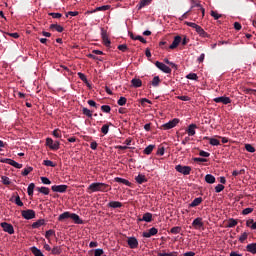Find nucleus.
I'll use <instances>...</instances> for the list:
<instances>
[{
    "instance_id": "obj_2",
    "label": "nucleus",
    "mask_w": 256,
    "mask_h": 256,
    "mask_svg": "<svg viewBox=\"0 0 256 256\" xmlns=\"http://www.w3.org/2000/svg\"><path fill=\"white\" fill-rule=\"evenodd\" d=\"M46 145L52 151H58L61 144L59 143V141H53L51 138H47L46 139Z\"/></svg>"
},
{
    "instance_id": "obj_15",
    "label": "nucleus",
    "mask_w": 256,
    "mask_h": 256,
    "mask_svg": "<svg viewBox=\"0 0 256 256\" xmlns=\"http://www.w3.org/2000/svg\"><path fill=\"white\" fill-rule=\"evenodd\" d=\"M138 221H145L146 223H151L153 221V214L145 213L142 218L138 219Z\"/></svg>"
},
{
    "instance_id": "obj_11",
    "label": "nucleus",
    "mask_w": 256,
    "mask_h": 256,
    "mask_svg": "<svg viewBox=\"0 0 256 256\" xmlns=\"http://www.w3.org/2000/svg\"><path fill=\"white\" fill-rule=\"evenodd\" d=\"M51 190L54 193H65V191H67V185L63 184V185H53L51 187Z\"/></svg>"
},
{
    "instance_id": "obj_55",
    "label": "nucleus",
    "mask_w": 256,
    "mask_h": 256,
    "mask_svg": "<svg viewBox=\"0 0 256 256\" xmlns=\"http://www.w3.org/2000/svg\"><path fill=\"white\" fill-rule=\"evenodd\" d=\"M177 252H169V253H158V256H177Z\"/></svg>"
},
{
    "instance_id": "obj_8",
    "label": "nucleus",
    "mask_w": 256,
    "mask_h": 256,
    "mask_svg": "<svg viewBox=\"0 0 256 256\" xmlns=\"http://www.w3.org/2000/svg\"><path fill=\"white\" fill-rule=\"evenodd\" d=\"M155 66L163 73H171V69L169 68V66H167L163 62L156 61Z\"/></svg>"
},
{
    "instance_id": "obj_43",
    "label": "nucleus",
    "mask_w": 256,
    "mask_h": 256,
    "mask_svg": "<svg viewBox=\"0 0 256 256\" xmlns=\"http://www.w3.org/2000/svg\"><path fill=\"white\" fill-rule=\"evenodd\" d=\"M1 180H2L3 185H11V179H9V177H7V176H2Z\"/></svg>"
},
{
    "instance_id": "obj_40",
    "label": "nucleus",
    "mask_w": 256,
    "mask_h": 256,
    "mask_svg": "<svg viewBox=\"0 0 256 256\" xmlns=\"http://www.w3.org/2000/svg\"><path fill=\"white\" fill-rule=\"evenodd\" d=\"M159 83H161V79L159 76H155L152 80L153 87H159Z\"/></svg>"
},
{
    "instance_id": "obj_27",
    "label": "nucleus",
    "mask_w": 256,
    "mask_h": 256,
    "mask_svg": "<svg viewBox=\"0 0 256 256\" xmlns=\"http://www.w3.org/2000/svg\"><path fill=\"white\" fill-rule=\"evenodd\" d=\"M201 203H203V198L198 197V198H195V199L189 204V207H198V205H201Z\"/></svg>"
},
{
    "instance_id": "obj_7",
    "label": "nucleus",
    "mask_w": 256,
    "mask_h": 256,
    "mask_svg": "<svg viewBox=\"0 0 256 256\" xmlns=\"http://www.w3.org/2000/svg\"><path fill=\"white\" fill-rule=\"evenodd\" d=\"M22 217L27 220L35 219V210H23Z\"/></svg>"
},
{
    "instance_id": "obj_16",
    "label": "nucleus",
    "mask_w": 256,
    "mask_h": 256,
    "mask_svg": "<svg viewBox=\"0 0 256 256\" xmlns=\"http://www.w3.org/2000/svg\"><path fill=\"white\" fill-rule=\"evenodd\" d=\"M114 181L116 183H122V185H126L127 187H131V182H129V180H127L125 178L116 177V178H114Z\"/></svg>"
},
{
    "instance_id": "obj_31",
    "label": "nucleus",
    "mask_w": 256,
    "mask_h": 256,
    "mask_svg": "<svg viewBox=\"0 0 256 256\" xmlns=\"http://www.w3.org/2000/svg\"><path fill=\"white\" fill-rule=\"evenodd\" d=\"M195 129H197V125L195 124H190L188 127V135H190V137H193V135H195Z\"/></svg>"
},
{
    "instance_id": "obj_23",
    "label": "nucleus",
    "mask_w": 256,
    "mask_h": 256,
    "mask_svg": "<svg viewBox=\"0 0 256 256\" xmlns=\"http://www.w3.org/2000/svg\"><path fill=\"white\" fill-rule=\"evenodd\" d=\"M108 207H111L112 209H119L123 207V204L119 201H110L108 203Z\"/></svg>"
},
{
    "instance_id": "obj_30",
    "label": "nucleus",
    "mask_w": 256,
    "mask_h": 256,
    "mask_svg": "<svg viewBox=\"0 0 256 256\" xmlns=\"http://www.w3.org/2000/svg\"><path fill=\"white\" fill-rule=\"evenodd\" d=\"M50 29H54V31H57L58 33H63V26L59 24H51Z\"/></svg>"
},
{
    "instance_id": "obj_12",
    "label": "nucleus",
    "mask_w": 256,
    "mask_h": 256,
    "mask_svg": "<svg viewBox=\"0 0 256 256\" xmlns=\"http://www.w3.org/2000/svg\"><path fill=\"white\" fill-rule=\"evenodd\" d=\"M203 225H204L203 218L201 217L194 219L192 222V227H194V229H197V230L202 229Z\"/></svg>"
},
{
    "instance_id": "obj_4",
    "label": "nucleus",
    "mask_w": 256,
    "mask_h": 256,
    "mask_svg": "<svg viewBox=\"0 0 256 256\" xmlns=\"http://www.w3.org/2000/svg\"><path fill=\"white\" fill-rule=\"evenodd\" d=\"M0 226L2 227L3 231L9 235H13V233H15V228H13V226L7 222H2Z\"/></svg>"
},
{
    "instance_id": "obj_3",
    "label": "nucleus",
    "mask_w": 256,
    "mask_h": 256,
    "mask_svg": "<svg viewBox=\"0 0 256 256\" xmlns=\"http://www.w3.org/2000/svg\"><path fill=\"white\" fill-rule=\"evenodd\" d=\"M175 169L178 173H181L182 175L191 174V166L176 165Z\"/></svg>"
},
{
    "instance_id": "obj_18",
    "label": "nucleus",
    "mask_w": 256,
    "mask_h": 256,
    "mask_svg": "<svg viewBox=\"0 0 256 256\" xmlns=\"http://www.w3.org/2000/svg\"><path fill=\"white\" fill-rule=\"evenodd\" d=\"M76 225H83V220L76 213H72L71 218Z\"/></svg>"
},
{
    "instance_id": "obj_58",
    "label": "nucleus",
    "mask_w": 256,
    "mask_h": 256,
    "mask_svg": "<svg viewBox=\"0 0 256 256\" xmlns=\"http://www.w3.org/2000/svg\"><path fill=\"white\" fill-rule=\"evenodd\" d=\"M101 132L104 135H107V133H109V125H103L102 128H101Z\"/></svg>"
},
{
    "instance_id": "obj_42",
    "label": "nucleus",
    "mask_w": 256,
    "mask_h": 256,
    "mask_svg": "<svg viewBox=\"0 0 256 256\" xmlns=\"http://www.w3.org/2000/svg\"><path fill=\"white\" fill-rule=\"evenodd\" d=\"M117 103H118V105L120 106V107H123V105H126L127 104V98H125V97H120L119 98V100L117 101Z\"/></svg>"
},
{
    "instance_id": "obj_44",
    "label": "nucleus",
    "mask_w": 256,
    "mask_h": 256,
    "mask_svg": "<svg viewBox=\"0 0 256 256\" xmlns=\"http://www.w3.org/2000/svg\"><path fill=\"white\" fill-rule=\"evenodd\" d=\"M83 115H86V117H93V113L88 108L82 109Z\"/></svg>"
},
{
    "instance_id": "obj_61",
    "label": "nucleus",
    "mask_w": 256,
    "mask_h": 256,
    "mask_svg": "<svg viewBox=\"0 0 256 256\" xmlns=\"http://www.w3.org/2000/svg\"><path fill=\"white\" fill-rule=\"evenodd\" d=\"M119 51H122V53H125L127 51V45L126 44H121L118 46Z\"/></svg>"
},
{
    "instance_id": "obj_37",
    "label": "nucleus",
    "mask_w": 256,
    "mask_h": 256,
    "mask_svg": "<svg viewBox=\"0 0 256 256\" xmlns=\"http://www.w3.org/2000/svg\"><path fill=\"white\" fill-rule=\"evenodd\" d=\"M208 141L213 147H217L221 144L216 138H208Z\"/></svg>"
},
{
    "instance_id": "obj_34",
    "label": "nucleus",
    "mask_w": 256,
    "mask_h": 256,
    "mask_svg": "<svg viewBox=\"0 0 256 256\" xmlns=\"http://www.w3.org/2000/svg\"><path fill=\"white\" fill-rule=\"evenodd\" d=\"M249 237V233L244 232L241 234V236L238 238V241L240 243H245V241H247V238Z\"/></svg>"
},
{
    "instance_id": "obj_33",
    "label": "nucleus",
    "mask_w": 256,
    "mask_h": 256,
    "mask_svg": "<svg viewBox=\"0 0 256 256\" xmlns=\"http://www.w3.org/2000/svg\"><path fill=\"white\" fill-rule=\"evenodd\" d=\"M33 191H35V183H30L27 188L29 197H33Z\"/></svg>"
},
{
    "instance_id": "obj_54",
    "label": "nucleus",
    "mask_w": 256,
    "mask_h": 256,
    "mask_svg": "<svg viewBox=\"0 0 256 256\" xmlns=\"http://www.w3.org/2000/svg\"><path fill=\"white\" fill-rule=\"evenodd\" d=\"M211 17H213L214 19H221V14H218L217 11H211L210 13Z\"/></svg>"
},
{
    "instance_id": "obj_28",
    "label": "nucleus",
    "mask_w": 256,
    "mask_h": 256,
    "mask_svg": "<svg viewBox=\"0 0 256 256\" xmlns=\"http://www.w3.org/2000/svg\"><path fill=\"white\" fill-rule=\"evenodd\" d=\"M131 83H132V87H135V88H139L143 85V82L139 78H133L131 80Z\"/></svg>"
},
{
    "instance_id": "obj_19",
    "label": "nucleus",
    "mask_w": 256,
    "mask_h": 256,
    "mask_svg": "<svg viewBox=\"0 0 256 256\" xmlns=\"http://www.w3.org/2000/svg\"><path fill=\"white\" fill-rule=\"evenodd\" d=\"M111 9V5H104L96 7L94 10L88 12V13H97V11H109Z\"/></svg>"
},
{
    "instance_id": "obj_17",
    "label": "nucleus",
    "mask_w": 256,
    "mask_h": 256,
    "mask_svg": "<svg viewBox=\"0 0 256 256\" xmlns=\"http://www.w3.org/2000/svg\"><path fill=\"white\" fill-rule=\"evenodd\" d=\"M196 33H198V35L200 37H203L204 39L209 37V34H207V32H205V30L201 27V26H198L196 29H195Z\"/></svg>"
},
{
    "instance_id": "obj_1",
    "label": "nucleus",
    "mask_w": 256,
    "mask_h": 256,
    "mask_svg": "<svg viewBox=\"0 0 256 256\" xmlns=\"http://www.w3.org/2000/svg\"><path fill=\"white\" fill-rule=\"evenodd\" d=\"M107 187H109V185H107L105 183L94 182L88 186L87 191H88V193H97L98 191L105 192V191H107L106 190Z\"/></svg>"
},
{
    "instance_id": "obj_9",
    "label": "nucleus",
    "mask_w": 256,
    "mask_h": 256,
    "mask_svg": "<svg viewBox=\"0 0 256 256\" xmlns=\"http://www.w3.org/2000/svg\"><path fill=\"white\" fill-rule=\"evenodd\" d=\"M127 244L130 249H137L139 247V240L135 237H128Z\"/></svg>"
},
{
    "instance_id": "obj_35",
    "label": "nucleus",
    "mask_w": 256,
    "mask_h": 256,
    "mask_svg": "<svg viewBox=\"0 0 256 256\" xmlns=\"http://www.w3.org/2000/svg\"><path fill=\"white\" fill-rule=\"evenodd\" d=\"M153 149H155V145H149L144 149L145 155H151L153 153Z\"/></svg>"
},
{
    "instance_id": "obj_38",
    "label": "nucleus",
    "mask_w": 256,
    "mask_h": 256,
    "mask_svg": "<svg viewBox=\"0 0 256 256\" xmlns=\"http://www.w3.org/2000/svg\"><path fill=\"white\" fill-rule=\"evenodd\" d=\"M31 171H33V167L31 166H27L26 168H24V170L22 171L23 177H27V175H29Z\"/></svg>"
},
{
    "instance_id": "obj_10",
    "label": "nucleus",
    "mask_w": 256,
    "mask_h": 256,
    "mask_svg": "<svg viewBox=\"0 0 256 256\" xmlns=\"http://www.w3.org/2000/svg\"><path fill=\"white\" fill-rule=\"evenodd\" d=\"M179 125V119L174 118L173 120H170L168 123L163 124V128L168 130V129H173V127H177Z\"/></svg>"
},
{
    "instance_id": "obj_59",
    "label": "nucleus",
    "mask_w": 256,
    "mask_h": 256,
    "mask_svg": "<svg viewBox=\"0 0 256 256\" xmlns=\"http://www.w3.org/2000/svg\"><path fill=\"white\" fill-rule=\"evenodd\" d=\"M150 235L153 237L154 235H157V233H159V230H157V228L152 227L149 229Z\"/></svg>"
},
{
    "instance_id": "obj_63",
    "label": "nucleus",
    "mask_w": 256,
    "mask_h": 256,
    "mask_svg": "<svg viewBox=\"0 0 256 256\" xmlns=\"http://www.w3.org/2000/svg\"><path fill=\"white\" fill-rule=\"evenodd\" d=\"M177 99L180 101H191V98L189 96H177Z\"/></svg>"
},
{
    "instance_id": "obj_57",
    "label": "nucleus",
    "mask_w": 256,
    "mask_h": 256,
    "mask_svg": "<svg viewBox=\"0 0 256 256\" xmlns=\"http://www.w3.org/2000/svg\"><path fill=\"white\" fill-rule=\"evenodd\" d=\"M185 25H187L188 27H191L192 29H197L199 27V25H197L196 23L193 22H185Z\"/></svg>"
},
{
    "instance_id": "obj_13",
    "label": "nucleus",
    "mask_w": 256,
    "mask_h": 256,
    "mask_svg": "<svg viewBox=\"0 0 256 256\" xmlns=\"http://www.w3.org/2000/svg\"><path fill=\"white\" fill-rule=\"evenodd\" d=\"M135 181L138 183V185H143V183H147V177L145 174H139L135 177Z\"/></svg>"
},
{
    "instance_id": "obj_39",
    "label": "nucleus",
    "mask_w": 256,
    "mask_h": 256,
    "mask_svg": "<svg viewBox=\"0 0 256 256\" xmlns=\"http://www.w3.org/2000/svg\"><path fill=\"white\" fill-rule=\"evenodd\" d=\"M170 233H172L173 235H179V233H181V227L176 226L171 228Z\"/></svg>"
},
{
    "instance_id": "obj_49",
    "label": "nucleus",
    "mask_w": 256,
    "mask_h": 256,
    "mask_svg": "<svg viewBox=\"0 0 256 256\" xmlns=\"http://www.w3.org/2000/svg\"><path fill=\"white\" fill-rule=\"evenodd\" d=\"M53 137H55L56 139H61V131L59 129H55L52 132Z\"/></svg>"
},
{
    "instance_id": "obj_52",
    "label": "nucleus",
    "mask_w": 256,
    "mask_h": 256,
    "mask_svg": "<svg viewBox=\"0 0 256 256\" xmlns=\"http://www.w3.org/2000/svg\"><path fill=\"white\" fill-rule=\"evenodd\" d=\"M52 235H55L54 230H47L46 233H45L46 239H51Z\"/></svg>"
},
{
    "instance_id": "obj_62",
    "label": "nucleus",
    "mask_w": 256,
    "mask_h": 256,
    "mask_svg": "<svg viewBox=\"0 0 256 256\" xmlns=\"http://www.w3.org/2000/svg\"><path fill=\"white\" fill-rule=\"evenodd\" d=\"M140 103H141L142 107H145V103H149L151 105V100H149L147 98H142L140 100Z\"/></svg>"
},
{
    "instance_id": "obj_41",
    "label": "nucleus",
    "mask_w": 256,
    "mask_h": 256,
    "mask_svg": "<svg viewBox=\"0 0 256 256\" xmlns=\"http://www.w3.org/2000/svg\"><path fill=\"white\" fill-rule=\"evenodd\" d=\"M51 252L52 255H61V248L59 246H54Z\"/></svg>"
},
{
    "instance_id": "obj_46",
    "label": "nucleus",
    "mask_w": 256,
    "mask_h": 256,
    "mask_svg": "<svg viewBox=\"0 0 256 256\" xmlns=\"http://www.w3.org/2000/svg\"><path fill=\"white\" fill-rule=\"evenodd\" d=\"M236 225H237V220L233 218L229 219L227 227L232 228V227H235Z\"/></svg>"
},
{
    "instance_id": "obj_48",
    "label": "nucleus",
    "mask_w": 256,
    "mask_h": 256,
    "mask_svg": "<svg viewBox=\"0 0 256 256\" xmlns=\"http://www.w3.org/2000/svg\"><path fill=\"white\" fill-rule=\"evenodd\" d=\"M245 149L248 151V153H255V147H253L251 144H246Z\"/></svg>"
},
{
    "instance_id": "obj_21",
    "label": "nucleus",
    "mask_w": 256,
    "mask_h": 256,
    "mask_svg": "<svg viewBox=\"0 0 256 256\" xmlns=\"http://www.w3.org/2000/svg\"><path fill=\"white\" fill-rule=\"evenodd\" d=\"M151 1L152 0H141L137 5L138 11H141V9H143V7H147V5H151Z\"/></svg>"
},
{
    "instance_id": "obj_45",
    "label": "nucleus",
    "mask_w": 256,
    "mask_h": 256,
    "mask_svg": "<svg viewBox=\"0 0 256 256\" xmlns=\"http://www.w3.org/2000/svg\"><path fill=\"white\" fill-rule=\"evenodd\" d=\"M101 111H103V113H111V106H109V105H102L101 106Z\"/></svg>"
},
{
    "instance_id": "obj_24",
    "label": "nucleus",
    "mask_w": 256,
    "mask_h": 256,
    "mask_svg": "<svg viewBox=\"0 0 256 256\" xmlns=\"http://www.w3.org/2000/svg\"><path fill=\"white\" fill-rule=\"evenodd\" d=\"M246 250L248 253H252V255H256V243H250L246 246Z\"/></svg>"
},
{
    "instance_id": "obj_6",
    "label": "nucleus",
    "mask_w": 256,
    "mask_h": 256,
    "mask_svg": "<svg viewBox=\"0 0 256 256\" xmlns=\"http://www.w3.org/2000/svg\"><path fill=\"white\" fill-rule=\"evenodd\" d=\"M214 103H223V105H229L231 103V98L227 96H220L213 99Z\"/></svg>"
},
{
    "instance_id": "obj_22",
    "label": "nucleus",
    "mask_w": 256,
    "mask_h": 256,
    "mask_svg": "<svg viewBox=\"0 0 256 256\" xmlns=\"http://www.w3.org/2000/svg\"><path fill=\"white\" fill-rule=\"evenodd\" d=\"M101 35H102L104 45H106V47H109V45H111V41L109 40V37L107 36V32L105 30H102Z\"/></svg>"
},
{
    "instance_id": "obj_26",
    "label": "nucleus",
    "mask_w": 256,
    "mask_h": 256,
    "mask_svg": "<svg viewBox=\"0 0 256 256\" xmlns=\"http://www.w3.org/2000/svg\"><path fill=\"white\" fill-rule=\"evenodd\" d=\"M45 225V219H39L36 222L32 223V229H39Z\"/></svg>"
},
{
    "instance_id": "obj_36",
    "label": "nucleus",
    "mask_w": 256,
    "mask_h": 256,
    "mask_svg": "<svg viewBox=\"0 0 256 256\" xmlns=\"http://www.w3.org/2000/svg\"><path fill=\"white\" fill-rule=\"evenodd\" d=\"M37 189H38L39 193H42V195H49V193H50L49 188L45 187V186L37 188Z\"/></svg>"
},
{
    "instance_id": "obj_32",
    "label": "nucleus",
    "mask_w": 256,
    "mask_h": 256,
    "mask_svg": "<svg viewBox=\"0 0 256 256\" xmlns=\"http://www.w3.org/2000/svg\"><path fill=\"white\" fill-rule=\"evenodd\" d=\"M205 181H206V183H209L210 185H213V183H215V176H213L211 174H207L205 176Z\"/></svg>"
},
{
    "instance_id": "obj_29",
    "label": "nucleus",
    "mask_w": 256,
    "mask_h": 256,
    "mask_svg": "<svg viewBox=\"0 0 256 256\" xmlns=\"http://www.w3.org/2000/svg\"><path fill=\"white\" fill-rule=\"evenodd\" d=\"M72 214L73 213H70V212H64V213L59 215L58 221H65V219H71Z\"/></svg>"
},
{
    "instance_id": "obj_51",
    "label": "nucleus",
    "mask_w": 256,
    "mask_h": 256,
    "mask_svg": "<svg viewBox=\"0 0 256 256\" xmlns=\"http://www.w3.org/2000/svg\"><path fill=\"white\" fill-rule=\"evenodd\" d=\"M223 189H225V186L223 184H218L215 187V192L216 193H221V191H223Z\"/></svg>"
},
{
    "instance_id": "obj_53",
    "label": "nucleus",
    "mask_w": 256,
    "mask_h": 256,
    "mask_svg": "<svg viewBox=\"0 0 256 256\" xmlns=\"http://www.w3.org/2000/svg\"><path fill=\"white\" fill-rule=\"evenodd\" d=\"M191 1V8H190V11L191 9H194V7H201V3L195 1V0H190Z\"/></svg>"
},
{
    "instance_id": "obj_47",
    "label": "nucleus",
    "mask_w": 256,
    "mask_h": 256,
    "mask_svg": "<svg viewBox=\"0 0 256 256\" xmlns=\"http://www.w3.org/2000/svg\"><path fill=\"white\" fill-rule=\"evenodd\" d=\"M187 79H190L191 81H197L198 77L196 73H190L186 76Z\"/></svg>"
},
{
    "instance_id": "obj_20",
    "label": "nucleus",
    "mask_w": 256,
    "mask_h": 256,
    "mask_svg": "<svg viewBox=\"0 0 256 256\" xmlns=\"http://www.w3.org/2000/svg\"><path fill=\"white\" fill-rule=\"evenodd\" d=\"M10 201H13L15 205H18V207H23V201H21V197L19 195L12 196Z\"/></svg>"
},
{
    "instance_id": "obj_56",
    "label": "nucleus",
    "mask_w": 256,
    "mask_h": 256,
    "mask_svg": "<svg viewBox=\"0 0 256 256\" xmlns=\"http://www.w3.org/2000/svg\"><path fill=\"white\" fill-rule=\"evenodd\" d=\"M41 182L44 184V185H51V180H49V178L47 177H41Z\"/></svg>"
},
{
    "instance_id": "obj_14",
    "label": "nucleus",
    "mask_w": 256,
    "mask_h": 256,
    "mask_svg": "<svg viewBox=\"0 0 256 256\" xmlns=\"http://www.w3.org/2000/svg\"><path fill=\"white\" fill-rule=\"evenodd\" d=\"M179 43H181V36L174 37L172 44L169 46V49H177V47H179Z\"/></svg>"
},
{
    "instance_id": "obj_5",
    "label": "nucleus",
    "mask_w": 256,
    "mask_h": 256,
    "mask_svg": "<svg viewBox=\"0 0 256 256\" xmlns=\"http://www.w3.org/2000/svg\"><path fill=\"white\" fill-rule=\"evenodd\" d=\"M0 163H7L8 165L15 167V169H21L23 167V164H19L15 160L8 159V158L0 160Z\"/></svg>"
},
{
    "instance_id": "obj_64",
    "label": "nucleus",
    "mask_w": 256,
    "mask_h": 256,
    "mask_svg": "<svg viewBox=\"0 0 256 256\" xmlns=\"http://www.w3.org/2000/svg\"><path fill=\"white\" fill-rule=\"evenodd\" d=\"M253 211V208H245L242 211V215H249Z\"/></svg>"
},
{
    "instance_id": "obj_60",
    "label": "nucleus",
    "mask_w": 256,
    "mask_h": 256,
    "mask_svg": "<svg viewBox=\"0 0 256 256\" xmlns=\"http://www.w3.org/2000/svg\"><path fill=\"white\" fill-rule=\"evenodd\" d=\"M104 251L101 248H98L94 251V256H101L103 255Z\"/></svg>"
},
{
    "instance_id": "obj_50",
    "label": "nucleus",
    "mask_w": 256,
    "mask_h": 256,
    "mask_svg": "<svg viewBox=\"0 0 256 256\" xmlns=\"http://www.w3.org/2000/svg\"><path fill=\"white\" fill-rule=\"evenodd\" d=\"M43 165H45L46 167H55V163H53V161L51 160H44Z\"/></svg>"
},
{
    "instance_id": "obj_25",
    "label": "nucleus",
    "mask_w": 256,
    "mask_h": 256,
    "mask_svg": "<svg viewBox=\"0 0 256 256\" xmlns=\"http://www.w3.org/2000/svg\"><path fill=\"white\" fill-rule=\"evenodd\" d=\"M30 251H31V253H32L34 256H45V255L43 254V252L41 251V249H39V248H37V247H35V246H32V247L30 248Z\"/></svg>"
}]
</instances>
